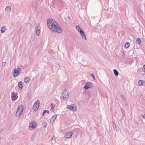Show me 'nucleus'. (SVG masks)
I'll return each mask as SVG.
<instances>
[{"instance_id": "nucleus-15", "label": "nucleus", "mask_w": 145, "mask_h": 145, "mask_svg": "<svg viewBox=\"0 0 145 145\" xmlns=\"http://www.w3.org/2000/svg\"><path fill=\"white\" fill-rule=\"evenodd\" d=\"M62 94H64L66 96H67V95H69L68 91L65 89L63 90V91L61 93Z\"/></svg>"}, {"instance_id": "nucleus-23", "label": "nucleus", "mask_w": 145, "mask_h": 145, "mask_svg": "<svg viewBox=\"0 0 145 145\" xmlns=\"http://www.w3.org/2000/svg\"><path fill=\"white\" fill-rule=\"evenodd\" d=\"M143 81L142 80H139L138 82V84L140 86H142L143 84Z\"/></svg>"}, {"instance_id": "nucleus-34", "label": "nucleus", "mask_w": 145, "mask_h": 145, "mask_svg": "<svg viewBox=\"0 0 145 145\" xmlns=\"http://www.w3.org/2000/svg\"><path fill=\"white\" fill-rule=\"evenodd\" d=\"M143 69H144V72H145V64L143 66Z\"/></svg>"}, {"instance_id": "nucleus-3", "label": "nucleus", "mask_w": 145, "mask_h": 145, "mask_svg": "<svg viewBox=\"0 0 145 145\" xmlns=\"http://www.w3.org/2000/svg\"><path fill=\"white\" fill-rule=\"evenodd\" d=\"M37 123L33 121H32L29 125V129L30 130H32L36 128L37 126Z\"/></svg>"}, {"instance_id": "nucleus-28", "label": "nucleus", "mask_w": 145, "mask_h": 145, "mask_svg": "<svg viewBox=\"0 0 145 145\" xmlns=\"http://www.w3.org/2000/svg\"><path fill=\"white\" fill-rule=\"evenodd\" d=\"M6 65V63L5 62H3L2 63V66L3 67H5Z\"/></svg>"}, {"instance_id": "nucleus-29", "label": "nucleus", "mask_w": 145, "mask_h": 145, "mask_svg": "<svg viewBox=\"0 0 145 145\" xmlns=\"http://www.w3.org/2000/svg\"><path fill=\"white\" fill-rule=\"evenodd\" d=\"M23 107L22 105H19L18 108V109H23Z\"/></svg>"}, {"instance_id": "nucleus-2", "label": "nucleus", "mask_w": 145, "mask_h": 145, "mask_svg": "<svg viewBox=\"0 0 145 145\" xmlns=\"http://www.w3.org/2000/svg\"><path fill=\"white\" fill-rule=\"evenodd\" d=\"M21 69L20 68H18L16 69V68L14 69V74L13 75L14 77H15L20 75L21 73Z\"/></svg>"}, {"instance_id": "nucleus-6", "label": "nucleus", "mask_w": 145, "mask_h": 145, "mask_svg": "<svg viewBox=\"0 0 145 145\" xmlns=\"http://www.w3.org/2000/svg\"><path fill=\"white\" fill-rule=\"evenodd\" d=\"M73 132H69L66 133L65 135V137L68 139L70 138L72 135Z\"/></svg>"}, {"instance_id": "nucleus-32", "label": "nucleus", "mask_w": 145, "mask_h": 145, "mask_svg": "<svg viewBox=\"0 0 145 145\" xmlns=\"http://www.w3.org/2000/svg\"><path fill=\"white\" fill-rule=\"evenodd\" d=\"M91 76L95 79V76L93 74H91Z\"/></svg>"}, {"instance_id": "nucleus-12", "label": "nucleus", "mask_w": 145, "mask_h": 145, "mask_svg": "<svg viewBox=\"0 0 145 145\" xmlns=\"http://www.w3.org/2000/svg\"><path fill=\"white\" fill-rule=\"evenodd\" d=\"M57 116V115H56L52 117L50 119V121L51 122H54L55 120L56 119Z\"/></svg>"}, {"instance_id": "nucleus-21", "label": "nucleus", "mask_w": 145, "mask_h": 145, "mask_svg": "<svg viewBox=\"0 0 145 145\" xmlns=\"http://www.w3.org/2000/svg\"><path fill=\"white\" fill-rule=\"evenodd\" d=\"M5 10L8 12H9L11 10V7L10 6H7L5 8Z\"/></svg>"}, {"instance_id": "nucleus-36", "label": "nucleus", "mask_w": 145, "mask_h": 145, "mask_svg": "<svg viewBox=\"0 0 145 145\" xmlns=\"http://www.w3.org/2000/svg\"><path fill=\"white\" fill-rule=\"evenodd\" d=\"M55 137H54V138L53 137L52 139V140H55Z\"/></svg>"}, {"instance_id": "nucleus-19", "label": "nucleus", "mask_w": 145, "mask_h": 145, "mask_svg": "<svg viewBox=\"0 0 145 145\" xmlns=\"http://www.w3.org/2000/svg\"><path fill=\"white\" fill-rule=\"evenodd\" d=\"M5 27H1V32L2 33H3L5 31Z\"/></svg>"}, {"instance_id": "nucleus-22", "label": "nucleus", "mask_w": 145, "mask_h": 145, "mask_svg": "<svg viewBox=\"0 0 145 145\" xmlns=\"http://www.w3.org/2000/svg\"><path fill=\"white\" fill-rule=\"evenodd\" d=\"M130 44L128 42H126L125 45L124 46L126 48H128Z\"/></svg>"}, {"instance_id": "nucleus-9", "label": "nucleus", "mask_w": 145, "mask_h": 145, "mask_svg": "<svg viewBox=\"0 0 145 145\" xmlns=\"http://www.w3.org/2000/svg\"><path fill=\"white\" fill-rule=\"evenodd\" d=\"M76 105L75 104L68 105L67 106V109H76Z\"/></svg>"}, {"instance_id": "nucleus-38", "label": "nucleus", "mask_w": 145, "mask_h": 145, "mask_svg": "<svg viewBox=\"0 0 145 145\" xmlns=\"http://www.w3.org/2000/svg\"><path fill=\"white\" fill-rule=\"evenodd\" d=\"M52 111H54V109H52Z\"/></svg>"}, {"instance_id": "nucleus-20", "label": "nucleus", "mask_w": 145, "mask_h": 145, "mask_svg": "<svg viewBox=\"0 0 145 145\" xmlns=\"http://www.w3.org/2000/svg\"><path fill=\"white\" fill-rule=\"evenodd\" d=\"M114 72L115 76H118L119 75V72L117 71L114 69Z\"/></svg>"}, {"instance_id": "nucleus-33", "label": "nucleus", "mask_w": 145, "mask_h": 145, "mask_svg": "<svg viewBox=\"0 0 145 145\" xmlns=\"http://www.w3.org/2000/svg\"><path fill=\"white\" fill-rule=\"evenodd\" d=\"M71 111L73 112L76 111L77 109H70Z\"/></svg>"}, {"instance_id": "nucleus-8", "label": "nucleus", "mask_w": 145, "mask_h": 145, "mask_svg": "<svg viewBox=\"0 0 145 145\" xmlns=\"http://www.w3.org/2000/svg\"><path fill=\"white\" fill-rule=\"evenodd\" d=\"M11 97L12 100L13 101H15L17 98V96L16 93L14 92H13L11 94Z\"/></svg>"}, {"instance_id": "nucleus-7", "label": "nucleus", "mask_w": 145, "mask_h": 145, "mask_svg": "<svg viewBox=\"0 0 145 145\" xmlns=\"http://www.w3.org/2000/svg\"><path fill=\"white\" fill-rule=\"evenodd\" d=\"M39 100H37L34 103L33 109H38L39 106Z\"/></svg>"}, {"instance_id": "nucleus-37", "label": "nucleus", "mask_w": 145, "mask_h": 145, "mask_svg": "<svg viewBox=\"0 0 145 145\" xmlns=\"http://www.w3.org/2000/svg\"><path fill=\"white\" fill-rule=\"evenodd\" d=\"M38 109H34V112H35L36 111V110H37Z\"/></svg>"}, {"instance_id": "nucleus-24", "label": "nucleus", "mask_w": 145, "mask_h": 145, "mask_svg": "<svg viewBox=\"0 0 145 145\" xmlns=\"http://www.w3.org/2000/svg\"><path fill=\"white\" fill-rule=\"evenodd\" d=\"M112 124L114 128H116V124L115 122L114 121H112Z\"/></svg>"}, {"instance_id": "nucleus-11", "label": "nucleus", "mask_w": 145, "mask_h": 145, "mask_svg": "<svg viewBox=\"0 0 145 145\" xmlns=\"http://www.w3.org/2000/svg\"><path fill=\"white\" fill-rule=\"evenodd\" d=\"M80 33L82 37L84 39H86V37L85 35V33L84 31L82 30L80 32Z\"/></svg>"}, {"instance_id": "nucleus-4", "label": "nucleus", "mask_w": 145, "mask_h": 145, "mask_svg": "<svg viewBox=\"0 0 145 145\" xmlns=\"http://www.w3.org/2000/svg\"><path fill=\"white\" fill-rule=\"evenodd\" d=\"M93 87V84L90 82H88L84 86V88L87 89L89 88H91Z\"/></svg>"}, {"instance_id": "nucleus-10", "label": "nucleus", "mask_w": 145, "mask_h": 145, "mask_svg": "<svg viewBox=\"0 0 145 145\" xmlns=\"http://www.w3.org/2000/svg\"><path fill=\"white\" fill-rule=\"evenodd\" d=\"M23 109H17L16 115L17 116H20V115L22 113Z\"/></svg>"}, {"instance_id": "nucleus-1", "label": "nucleus", "mask_w": 145, "mask_h": 145, "mask_svg": "<svg viewBox=\"0 0 145 145\" xmlns=\"http://www.w3.org/2000/svg\"><path fill=\"white\" fill-rule=\"evenodd\" d=\"M47 25L48 28L51 31L53 32L61 33L62 30L61 27H59L58 24L52 19H48L47 20Z\"/></svg>"}, {"instance_id": "nucleus-27", "label": "nucleus", "mask_w": 145, "mask_h": 145, "mask_svg": "<svg viewBox=\"0 0 145 145\" xmlns=\"http://www.w3.org/2000/svg\"><path fill=\"white\" fill-rule=\"evenodd\" d=\"M51 108L50 109H54V103H52L51 104Z\"/></svg>"}, {"instance_id": "nucleus-18", "label": "nucleus", "mask_w": 145, "mask_h": 145, "mask_svg": "<svg viewBox=\"0 0 145 145\" xmlns=\"http://www.w3.org/2000/svg\"><path fill=\"white\" fill-rule=\"evenodd\" d=\"M76 28L77 30L79 32H80L82 31L81 28L78 25H76Z\"/></svg>"}, {"instance_id": "nucleus-26", "label": "nucleus", "mask_w": 145, "mask_h": 145, "mask_svg": "<svg viewBox=\"0 0 145 145\" xmlns=\"http://www.w3.org/2000/svg\"><path fill=\"white\" fill-rule=\"evenodd\" d=\"M47 124L45 122H44V123H43L42 124V127L44 128H45L46 127V126H47Z\"/></svg>"}, {"instance_id": "nucleus-5", "label": "nucleus", "mask_w": 145, "mask_h": 145, "mask_svg": "<svg viewBox=\"0 0 145 145\" xmlns=\"http://www.w3.org/2000/svg\"><path fill=\"white\" fill-rule=\"evenodd\" d=\"M40 24L38 23L37 24L36 27V34L37 36H39L40 34Z\"/></svg>"}, {"instance_id": "nucleus-25", "label": "nucleus", "mask_w": 145, "mask_h": 145, "mask_svg": "<svg viewBox=\"0 0 145 145\" xmlns=\"http://www.w3.org/2000/svg\"><path fill=\"white\" fill-rule=\"evenodd\" d=\"M46 113H47L48 114H49V111L48 110H44L43 112V114H42V116H44V114Z\"/></svg>"}, {"instance_id": "nucleus-13", "label": "nucleus", "mask_w": 145, "mask_h": 145, "mask_svg": "<svg viewBox=\"0 0 145 145\" xmlns=\"http://www.w3.org/2000/svg\"><path fill=\"white\" fill-rule=\"evenodd\" d=\"M62 96L63 97V99L65 101L67 100L68 98V95H67V96L66 95H64V94H62Z\"/></svg>"}, {"instance_id": "nucleus-17", "label": "nucleus", "mask_w": 145, "mask_h": 145, "mask_svg": "<svg viewBox=\"0 0 145 145\" xmlns=\"http://www.w3.org/2000/svg\"><path fill=\"white\" fill-rule=\"evenodd\" d=\"M136 43L137 44H141V40L140 38H138L136 40Z\"/></svg>"}, {"instance_id": "nucleus-30", "label": "nucleus", "mask_w": 145, "mask_h": 145, "mask_svg": "<svg viewBox=\"0 0 145 145\" xmlns=\"http://www.w3.org/2000/svg\"><path fill=\"white\" fill-rule=\"evenodd\" d=\"M121 111L122 112V114L123 115H125V111L124 109H121Z\"/></svg>"}, {"instance_id": "nucleus-35", "label": "nucleus", "mask_w": 145, "mask_h": 145, "mask_svg": "<svg viewBox=\"0 0 145 145\" xmlns=\"http://www.w3.org/2000/svg\"><path fill=\"white\" fill-rule=\"evenodd\" d=\"M142 117L145 119V114Z\"/></svg>"}, {"instance_id": "nucleus-14", "label": "nucleus", "mask_w": 145, "mask_h": 145, "mask_svg": "<svg viewBox=\"0 0 145 145\" xmlns=\"http://www.w3.org/2000/svg\"><path fill=\"white\" fill-rule=\"evenodd\" d=\"M30 80V78L29 77H25L24 78V82L25 83H27L29 82Z\"/></svg>"}, {"instance_id": "nucleus-31", "label": "nucleus", "mask_w": 145, "mask_h": 145, "mask_svg": "<svg viewBox=\"0 0 145 145\" xmlns=\"http://www.w3.org/2000/svg\"><path fill=\"white\" fill-rule=\"evenodd\" d=\"M121 97L123 99H124L125 100H126V99H125V96L123 95H121Z\"/></svg>"}, {"instance_id": "nucleus-16", "label": "nucleus", "mask_w": 145, "mask_h": 145, "mask_svg": "<svg viewBox=\"0 0 145 145\" xmlns=\"http://www.w3.org/2000/svg\"><path fill=\"white\" fill-rule=\"evenodd\" d=\"M18 87L20 88L21 89L23 87L22 82L21 81L19 82L18 84Z\"/></svg>"}]
</instances>
